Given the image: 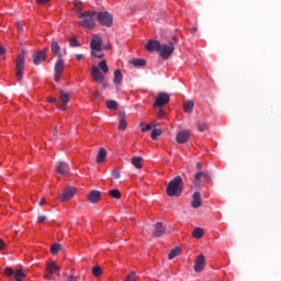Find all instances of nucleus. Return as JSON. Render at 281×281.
Returning a JSON list of instances; mask_svg holds the SVG:
<instances>
[{"label":"nucleus","mask_w":281,"mask_h":281,"mask_svg":"<svg viewBox=\"0 0 281 281\" xmlns=\"http://www.w3.org/2000/svg\"><path fill=\"white\" fill-rule=\"evenodd\" d=\"M166 192L169 196H181V192H183V178L181 176L175 177L168 183Z\"/></svg>","instance_id":"obj_1"},{"label":"nucleus","mask_w":281,"mask_h":281,"mask_svg":"<svg viewBox=\"0 0 281 281\" xmlns=\"http://www.w3.org/2000/svg\"><path fill=\"white\" fill-rule=\"evenodd\" d=\"M102 72L109 74V65H106V60L104 59L99 63V67L92 66L91 76L94 82H98L99 85H102V82H104V75H102Z\"/></svg>","instance_id":"obj_2"},{"label":"nucleus","mask_w":281,"mask_h":281,"mask_svg":"<svg viewBox=\"0 0 281 281\" xmlns=\"http://www.w3.org/2000/svg\"><path fill=\"white\" fill-rule=\"evenodd\" d=\"M95 14H98L95 11L80 12L79 16L82 20L79 22V25L86 30H93L95 27Z\"/></svg>","instance_id":"obj_3"},{"label":"nucleus","mask_w":281,"mask_h":281,"mask_svg":"<svg viewBox=\"0 0 281 281\" xmlns=\"http://www.w3.org/2000/svg\"><path fill=\"white\" fill-rule=\"evenodd\" d=\"M25 69V55L19 54L18 55V59H16V64H15V78L18 80V82H21L23 80V71Z\"/></svg>","instance_id":"obj_4"},{"label":"nucleus","mask_w":281,"mask_h":281,"mask_svg":"<svg viewBox=\"0 0 281 281\" xmlns=\"http://www.w3.org/2000/svg\"><path fill=\"white\" fill-rule=\"evenodd\" d=\"M175 53V44L170 42L169 44H160L158 54L162 60H168L170 56Z\"/></svg>","instance_id":"obj_5"},{"label":"nucleus","mask_w":281,"mask_h":281,"mask_svg":"<svg viewBox=\"0 0 281 281\" xmlns=\"http://www.w3.org/2000/svg\"><path fill=\"white\" fill-rule=\"evenodd\" d=\"M97 19L103 27H111L113 25V15L106 11L99 12Z\"/></svg>","instance_id":"obj_6"},{"label":"nucleus","mask_w":281,"mask_h":281,"mask_svg":"<svg viewBox=\"0 0 281 281\" xmlns=\"http://www.w3.org/2000/svg\"><path fill=\"white\" fill-rule=\"evenodd\" d=\"M63 71H65V60H63V57H59V58H57L55 66H54L55 82L60 81V76H63Z\"/></svg>","instance_id":"obj_7"},{"label":"nucleus","mask_w":281,"mask_h":281,"mask_svg":"<svg viewBox=\"0 0 281 281\" xmlns=\"http://www.w3.org/2000/svg\"><path fill=\"white\" fill-rule=\"evenodd\" d=\"M53 273L60 276V267L54 261L49 262L46 267V274L44 276L45 280H52Z\"/></svg>","instance_id":"obj_8"},{"label":"nucleus","mask_w":281,"mask_h":281,"mask_svg":"<svg viewBox=\"0 0 281 281\" xmlns=\"http://www.w3.org/2000/svg\"><path fill=\"white\" fill-rule=\"evenodd\" d=\"M59 100L63 102V104L57 103L58 109H60V111H67V105L65 104H68V102L71 100V94L60 90Z\"/></svg>","instance_id":"obj_9"},{"label":"nucleus","mask_w":281,"mask_h":281,"mask_svg":"<svg viewBox=\"0 0 281 281\" xmlns=\"http://www.w3.org/2000/svg\"><path fill=\"white\" fill-rule=\"evenodd\" d=\"M170 102V95L166 92H159L156 95L155 106H166Z\"/></svg>","instance_id":"obj_10"},{"label":"nucleus","mask_w":281,"mask_h":281,"mask_svg":"<svg viewBox=\"0 0 281 281\" xmlns=\"http://www.w3.org/2000/svg\"><path fill=\"white\" fill-rule=\"evenodd\" d=\"M4 273L9 278H12V276H14L15 281H23V278H25V272H23L22 270H16L14 272V270L12 268H5Z\"/></svg>","instance_id":"obj_11"},{"label":"nucleus","mask_w":281,"mask_h":281,"mask_svg":"<svg viewBox=\"0 0 281 281\" xmlns=\"http://www.w3.org/2000/svg\"><path fill=\"white\" fill-rule=\"evenodd\" d=\"M189 140H190V131L181 130L180 132H178L176 136V142L178 144H187V142Z\"/></svg>","instance_id":"obj_12"},{"label":"nucleus","mask_w":281,"mask_h":281,"mask_svg":"<svg viewBox=\"0 0 281 281\" xmlns=\"http://www.w3.org/2000/svg\"><path fill=\"white\" fill-rule=\"evenodd\" d=\"M91 52H102V38L98 35H93L90 42Z\"/></svg>","instance_id":"obj_13"},{"label":"nucleus","mask_w":281,"mask_h":281,"mask_svg":"<svg viewBox=\"0 0 281 281\" xmlns=\"http://www.w3.org/2000/svg\"><path fill=\"white\" fill-rule=\"evenodd\" d=\"M50 52H53V54L57 56V58H63V56H67V49L60 50V45H58V42H53L50 44Z\"/></svg>","instance_id":"obj_14"},{"label":"nucleus","mask_w":281,"mask_h":281,"mask_svg":"<svg viewBox=\"0 0 281 281\" xmlns=\"http://www.w3.org/2000/svg\"><path fill=\"white\" fill-rule=\"evenodd\" d=\"M161 47V43L157 40H149L147 44L145 45V48L147 52H157L159 54V49Z\"/></svg>","instance_id":"obj_15"},{"label":"nucleus","mask_w":281,"mask_h":281,"mask_svg":"<svg viewBox=\"0 0 281 281\" xmlns=\"http://www.w3.org/2000/svg\"><path fill=\"white\" fill-rule=\"evenodd\" d=\"M76 194V188L68 187L64 190L63 194L60 195V201H71L74 199V195Z\"/></svg>","instance_id":"obj_16"},{"label":"nucleus","mask_w":281,"mask_h":281,"mask_svg":"<svg viewBox=\"0 0 281 281\" xmlns=\"http://www.w3.org/2000/svg\"><path fill=\"white\" fill-rule=\"evenodd\" d=\"M204 267H205V256L199 255L194 262V271L196 273H201V271H203Z\"/></svg>","instance_id":"obj_17"},{"label":"nucleus","mask_w":281,"mask_h":281,"mask_svg":"<svg viewBox=\"0 0 281 281\" xmlns=\"http://www.w3.org/2000/svg\"><path fill=\"white\" fill-rule=\"evenodd\" d=\"M201 178L210 181V172L207 171H198L194 176L193 184L199 187L201 184Z\"/></svg>","instance_id":"obj_18"},{"label":"nucleus","mask_w":281,"mask_h":281,"mask_svg":"<svg viewBox=\"0 0 281 281\" xmlns=\"http://www.w3.org/2000/svg\"><path fill=\"white\" fill-rule=\"evenodd\" d=\"M87 199L89 203H100V199H102V193L98 190H92L88 193Z\"/></svg>","instance_id":"obj_19"},{"label":"nucleus","mask_w":281,"mask_h":281,"mask_svg":"<svg viewBox=\"0 0 281 281\" xmlns=\"http://www.w3.org/2000/svg\"><path fill=\"white\" fill-rule=\"evenodd\" d=\"M55 170L58 175H67L69 172V165L65 161H57L55 165Z\"/></svg>","instance_id":"obj_20"},{"label":"nucleus","mask_w":281,"mask_h":281,"mask_svg":"<svg viewBox=\"0 0 281 281\" xmlns=\"http://www.w3.org/2000/svg\"><path fill=\"white\" fill-rule=\"evenodd\" d=\"M166 234V227H164V224L161 222H158L154 225V232L153 236L155 238H159V236H164Z\"/></svg>","instance_id":"obj_21"},{"label":"nucleus","mask_w":281,"mask_h":281,"mask_svg":"<svg viewBox=\"0 0 281 281\" xmlns=\"http://www.w3.org/2000/svg\"><path fill=\"white\" fill-rule=\"evenodd\" d=\"M47 56V53L45 50H38L33 55V63L34 65H41V63H44L45 58Z\"/></svg>","instance_id":"obj_22"},{"label":"nucleus","mask_w":281,"mask_h":281,"mask_svg":"<svg viewBox=\"0 0 281 281\" xmlns=\"http://www.w3.org/2000/svg\"><path fill=\"white\" fill-rule=\"evenodd\" d=\"M201 205H202L201 193L194 192L192 195L191 206L193 207V210H196V209L201 207Z\"/></svg>","instance_id":"obj_23"},{"label":"nucleus","mask_w":281,"mask_h":281,"mask_svg":"<svg viewBox=\"0 0 281 281\" xmlns=\"http://www.w3.org/2000/svg\"><path fill=\"white\" fill-rule=\"evenodd\" d=\"M119 131H126V113L120 112Z\"/></svg>","instance_id":"obj_24"},{"label":"nucleus","mask_w":281,"mask_h":281,"mask_svg":"<svg viewBox=\"0 0 281 281\" xmlns=\"http://www.w3.org/2000/svg\"><path fill=\"white\" fill-rule=\"evenodd\" d=\"M183 111H184V113H192V111H194V101L187 100L183 103Z\"/></svg>","instance_id":"obj_25"},{"label":"nucleus","mask_w":281,"mask_h":281,"mask_svg":"<svg viewBox=\"0 0 281 281\" xmlns=\"http://www.w3.org/2000/svg\"><path fill=\"white\" fill-rule=\"evenodd\" d=\"M142 161H144V158L142 157H133L132 158V165H134L137 170H142V168H144V165H142Z\"/></svg>","instance_id":"obj_26"},{"label":"nucleus","mask_w":281,"mask_h":281,"mask_svg":"<svg viewBox=\"0 0 281 281\" xmlns=\"http://www.w3.org/2000/svg\"><path fill=\"white\" fill-rule=\"evenodd\" d=\"M123 78L124 77L122 76V71L120 69H116L114 71V79H113L114 85H122Z\"/></svg>","instance_id":"obj_27"},{"label":"nucleus","mask_w":281,"mask_h":281,"mask_svg":"<svg viewBox=\"0 0 281 281\" xmlns=\"http://www.w3.org/2000/svg\"><path fill=\"white\" fill-rule=\"evenodd\" d=\"M105 158H106V149L100 148L97 155V164H102V161H104Z\"/></svg>","instance_id":"obj_28"},{"label":"nucleus","mask_w":281,"mask_h":281,"mask_svg":"<svg viewBox=\"0 0 281 281\" xmlns=\"http://www.w3.org/2000/svg\"><path fill=\"white\" fill-rule=\"evenodd\" d=\"M203 234L204 232H203V228L201 227H195L192 232L193 238H196L198 240H200V238H203Z\"/></svg>","instance_id":"obj_29"},{"label":"nucleus","mask_w":281,"mask_h":281,"mask_svg":"<svg viewBox=\"0 0 281 281\" xmlns=\"http://www.w3.org/2000/svg\"><path fill=\"white\" fill-rule=\"evenodd\" d=\"M180 255H181V248L176 247L172 250H170L168 258L169 260H173V258H177V256H180Z\"/></svg>","instance_id":"obj_30"},{"label":"nucleus","mask_w":281,"mask_h":281,"mask_svg":"<svg viewBox=\"0 0 281 281\" xmlns=\"http://www.w3.org/2000/svg\"><path fill=\"white\" fill-rule=\"evenodd\" d=\"M133 67H145L146 66V59H133L130 61Z\"/></svg>","instance_id":"obj_31"},{"label":"nucleus","mask_w":281,"mask_h":281,"mask_svg":"<svg viewBox=\"0 0 281 281\" xmlns=\"http://www.w3.org/2000/svg\"><path fill=\"white\" fill-rule=\"evenodd\" d=\"M106 109H112L113 111H117L119 104L115 100H108L106 101Z\"/></svg>","instance_id":"obj_32"},{"label":"nucleus","mask_w":281,"mask_h":281,"mask_svg":"<svg viewBox=\"0 0 281 281\" xmlns=\"http://www.w3.org/2000/svg\"><path fill=\"white\" fill-rule=\"evenodd\" d=\"M196 127H198V131L200 132V133H203V132H205V131H207V123H205V122H203V121H198L196 122Z\"/></svg>","instance_id":"obj_33"},{"label":"nucleus","mask_w":281,"mask_h":281,"mask_svg":"<svg viewBox=\"0 0 281 281\" xmlns=\"http://www.w3.org/2000/svg\"><path fill=\"white\" fill-rule=\"evenodd\" d=\"M60 249H63V247L60 246V244L55 243L50 246V254H53V256L58 255V251H60Z\"/></svg>","instance_id":"obj_34"},{"label":"nucleus","mask_w":281,"mask_h":281,"mask_svg":"<svg viewBox=\"0 0 281 281\" xmlns=\"http://www.w3.org/2000/svg\"><path fill=\"white\" fill-rule=\"evenodd\" d=\"M109 194L112 196V199H122V193L117 189L110 190Z\"/></svg>","instance_id":"obj_35"},{"label":"nucleus","mask_w":281,"mask_h":281,"mask_svg":"<svg viewBox=\"0 0 281 281\" xmlns=\"http://www.w3.org/2000/svg\"><path fill=\"white\" fill-rule=\"evenodd\" d=\"M92 274L95 277V278H99V276H102V268H100L99 266H94L92 268Z\"/></svg>","instance_id":"obj_36"},{"label":"nucleus","mask_w":281,"mask_h":281,"mask_svg":"<svg viewBox=\"0 0 281 281\" xmlns=\"http://www.w3.org/2000/svg\"><path fill=\"white\" fill-rule=\"evenodd\" d=\"M69 45L70 47H80V42H78V38H76V36H72L69 40Z\"/></svg>","instance_id":"obj_37"},{"label":"nucleus","mask_w":281,"mask_h":281,"mask_svg":"<svg viewBox=\"0 0 281 281\" xmlns=\"http://www.w3.org/2000/svg\"><path fill=\"white\" fill-rule=\"evenodd\" d=\"M161 130H159V128H155V130H153L151 131V134H150V137H151V139H157V137H159V135H161Z\"/></svg>","instance_id":"obj_38"},{"label":"nucleus","mask_w":281,"mask_h":281,"mask_svg":"<svg viewBox=\"0 0 281 281\" xmlns=\"http://www.w3.org/2000/svg\"><path fill=\"white\" fill-rule=\"evenodd\" d=\"M139 127H140L142 133H146V131H150V130L153 128V125L147 124V125L145 126V123H140V124H139Z\"/></svg>","instance_id":"obj_39"},{"label":"nucleus","mask_w":281,"mask_h":281,"mask_svg":"<svg viewBox=\"0 0 281 281\" xmlns=\"http://www.w3.org/2000/svg\"><path fill=\"white\" fill-rule=\"evenodd\" d=\"M123 281H137V276L135 274V272H132L127 274Z\"/></svg>","instance_id":"obj_40"},{"label":"nucleus","mask_w":281,"mask_h":281,"mask_svg":"<svg viewBox=\"0 0 281 281\" xmlns=\"http://www.w3.org/2000/svg\"><path fill=\"white\" fill-rule=\"evenodd\" d=\"M91 55L94 56V58H104L103 54H98L97 50H91Z\"/></svg>","instance_id":"obj_41"},{"label":"nucleus","mask_w":281,"mask_h":281,"mask_svg":"<svg viewBox=\"0 0 281 281\" xmlns=\"http://www.w3.org/2000/svg\"><path fill=\"white\" fill-rule=\"evenodd\" d=\"M45 221H47V216H45V215H40L37 217V223H45Z\"/></svg>","instance_id":"obj_42"},{"label":"nucleus","mask_w":281,"mask_h":281,"mask_svg":"<svg viewBox=\"0 0 281 281\" xmlns=\"http://www.w3.org/2000/svg\"><path fill=\"white\" fill-rule=\"evenodd\" d=\"M112 177H113V179H120V171L112 170Z\"/></svg>","instance_id":"obj_43"},{"label":"nucleus","mask_w":281,"mask_h":281,"mask_svg":"<svg viewBox=\"0 0 281 281\" xmlns=\"http://www.w3.org/2000/svg\"><path fill=\"white\" fill-rule=\"evenodd\" d=\"M3 249H5V241L0 238V251H3Z\"/></svg>","instance_id":"obj_44"},{"label":"nucleus","mask_w":281,"mask_h":281,"mask_svg":"<svg viewBox=\"0 0 281 281\" xmlns=\"http://www.w3.org/2000/svg\"><path fill=\"white\" fill-rule=\"evenodd\" d=\"M195 168L198 172H201V170L203 169V165L201 162H196Z\"/></svg>","instance_id":"obj_45"},{"label":"nucleus","mask_w":281,"mask_h":281,"mask_svg":"<svg viewBox=\"0 0 281 281\" xmlns=\"http://www.w3.org/2000/svg\"><path fill=\"white\" fill-rule=\"evenodd\" d=\"M38 5H45L47 3V0H36Z\"/></svg>","instance_id":"obj_46"},{"label":"nucleus","mask_w":281,"mask_h":281,"mask_svg":"<svg viewBox=\"0 0 281 281\" xmlns=\"http://www.w3.org/2000/svg\"><path fill=\"white\" fill-rule=\"evenodd\" d=\"M16 27L19 32H23V25L21 23H16Z\"/></svg>","instance_id":"obj_47"},{"label":"nucleus","mask_w":281,"mask_h":281,"mask_svg":"<svg viewBox=\"0 0 281 281\" xmlns=\"http://www.w3.org/2000/svg\"><path fill=\"white\" fill-rule=\"evenodd\" d=\"M158 115H159L160 117H164V116L166 115V113H165L161 109H159V110H158Z\"/></svg>","instance_id":"obj_48"},{"label":"nucleus","mask_w":281,"mask_h":281,"mask_svg":"<svg viewBox=\"0 0 281 281\" xmlns=\"http://www.w3.org/2000/svg\"><path fill=\"white\" fill-rule=\"evenodd\" d=\"M5 54V48L3 46H0V56H3Z\"/></svg>","instance_id":"obj_49"},{"label":"nucleus","mask_w":281,"mask_h":281,"mask_svg":"<svg viewBox=\"0 0 281 281\" xmlns=\"http://www.w3.org/2000/svg\"><path fill=\"white\" fill-rule=\"evenodd\" d=\"M68 281H78V278H76V277H74V276H70V277L68 278Z\"/></svg>","instance_id":"obj_50"},{"label":"nucleus","mask_w":281,"mask_h":281,"mask_svg":"<svg viewBox=\"0 0 281 281\" xmlns=\"http://www.w3.org/2000/svg\"><path fill=\"white\" fill-rule=\"evenodd\" d=\"M47 203V200H45V198H43L40 202V205H45Z\"/></svg>","instance_id":"obj_51"},{"label":"nucleus","mask_w":281,"mask_h":281,"mask_svg":"<svg viewBox=\"0 0 281 281\" xmlns=\"http://www.w3.org/2000/svg\"><path fill=\"white\" fill-rule=\"evenodd\" d=\"M76 58H77V60H82V54H77Z\"/></svg>","instance_id":"obj_52"},{"label":"nucleus","mask_w":281,"mask_h":281,"mask_svg":"<svg viewBox=\"0 0 281 281\" xmlns=\"http://www.w3.org/2000/svg\"><path fill=\"white\" fill-rule=\"evenodd\" d=\"M48 102H50V103H56V98H50V99L48 100Z\"/></svg>","instance_id":"obj_53"},{"label":"nucleus","mask_w":281,"mask_h":281,"mask_svg":"<svg viewBox=\"0 0 281 281\" xmlns=\"http://www.w3.org/2000/svg\"><path fill=\"white\" fill-rule=\"evenodd\" d=\"M196 31H198L196 27H192V29L190 30L191 34H194Z\"/></svg>","instance_id":"obj_54"},{"label":"nucleus","mask_w":281,"mask_h":281,"mask_svg":"<svg viewBox=\"0 0 281 281\" xmlns=\"http://www.w3.org/2000/svg\"><path fill=\"white\" fill-rule=\"evenodd\" d=\"M151 126H157V124H156V123H153Z\"/></svg>","instance_id":"obj_55"},{"label":"nucleus","mask_w":281,"mask_h":281,"mask_svg":"<svg viewBox=\"0 0 281 281\" xmlns=\"http://www.w3.org/2000/svg\"><path fill=\"white\" fill-rule=\"evenodd\" d=\"M92 102H95V99H92Z\"/></svg>","instance_id":"obj_56"}]
</instances>
